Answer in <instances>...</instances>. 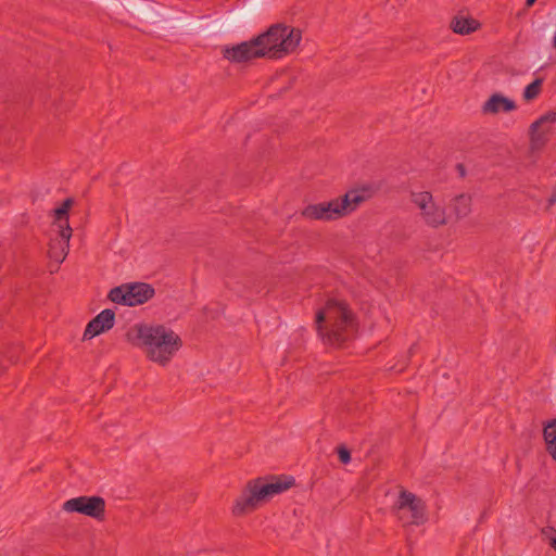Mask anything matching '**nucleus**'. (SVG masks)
<instances>
[{"mask_svg": "<svg viewBox=\"0 0 556 556\" xmlns=\"http://www.w3.org/2000/svg\"><path fill=\"white\" fill-rule=\"evenodd\" d=\"M132 346L143 349L149 361L166 366L182 346L181 338L164 325L138 323L125 333Z\"/></svg>", "mask_w": 556, "mask_h": 556, "instance_id": "1", "label": "nucleus"}, {"mask_svg": "<svg viewBox=\"0 0 556 556\" xmlns=\"http://www.w3.org/2000/svg\"><path fill=\"white\" fill-rule=\"evenodd\" d=\"M294 482L293 477L287 476H266L248 481L235 501L232 514L242 516L254 511L262 503L290 489Z\"/></svg>", "mask_w": 556, "mask_h": 556, "instance_id": "2", "label": "nucleus"}, {"mask_svg": "<svg viewBox=\"0 0 556 556\" xmlns=\"http://www.w3.org/2000/svg\"><path fill=\"white\" fill-rule=\"evenodd\" d=\"M353 315L348 304L334 299H329L315 316L318 336L330 346H341L349 339Z\"/></svg>", "mask_w": 556, "mask_h": 556, "instance_id": "3", "label": "nucleus"}, {"mask_svg": "<svg viewBox=\"0 0 556 556\" xmlns=\"http://www.w3.org/2000/svg\"><path fill=\"white\" fill-rule=\"evenodd\" d=\"M265 58L279 60L292 53L301 42L302 31L286 24H274L256 36Z\"/></svg>", "mask_w": 556, "mask_h": 556, "instance_id": "4", "label": "nucleus"}, {"mask_svg": "<svg viewBox=\"0 0 556 556\" xmlns=\"http://www.w3.org/2000/svg\"><path fill=\"white\" fill-rule=\"evenodd\" d=\"M365 197L357 190H350L330 201L309 204L302 211V216L311 220H337L353 213Z\"/></svg>", "mask_w": 556, "mask_h": 556, "instance_id": "5", "label": "nucleus"}, {"mask_svg": "<svg viewBox=\"0 0 556 556\" xmlns=\"http://www.w3.org/2000/svg\"><path fill=\"white\" fill-rule=\"evenodd\" d=\"M393 509L404 527L421 526L428 520L426 503L404 489L401 490Z\"/></svg>", "mask_w": 556, "mask_h": 556, "instance_id": "6", "label": "nucleus"}, {"mask_svg": "<svg viewBox=\"0 0 556 556\" xmlns=\"http://www.w3.org/2000/svg\"><path fill=\"white\" fill-rule=\"evenodd\" d=\"M155 294L152 285L147 282L123 283L110 290L108 298L110 301L126 305L137 306L144 304Z\"/></svg>", "mask_w": 556, "mask_h": 556, "instance_id": "7", "label": "nucleus"}, {"mask_svg": "<svg viewBox=\"0 0 556 556\" xmlns=\"http://www.w3.org/2000/svg\"><path fill=\"white\" fill-rule=\"evenodd\" d=\"M409 198L410 202L419 208L421 219L427 226L439 228L447 224L445 208L434 202L431 192L412 191Z\"/></svg>", "mask_w": 556, "mask_h": 556, "instance_id": "8", "label": "nucleus"}, {"mask_svg": "<svg viewBox=\"0 0 556 556\" xmlns=\"http://www.w3.org/2000/svg\"><path fill=\"white\" fill-rule=\"evenodd\" d=\"M105 501L99 495H81L67 500L63 504V509L67 513H77L98 521L105 519Z\"/></svg>", "mask_w": 556, "mask_h": 556, "instance_id": "9", "label": "nucleus"}, {"mask_svg": "<svg viewBox=\"0 0 556 556\" xmlns=\"http://www.w3.org/2000/svg\"><path fill=\"white\" fill-rule=\"evenodd\" d=\"M224 59L231 63H247L255 59L265 58L264 50L261 49L256 36L250 40L242 41L232 46H225L222 50Z\"/></svg>", "mask_w": 556, "mask_h": 556, "instance_id": "10", "label": "nucleus"}, {"mask_svg": "<svg viewBox=\"0 0 556 556\" xmlns=\"http://www.w3.org/2000/svg\"><path fill=\"white\" fill-rule=\"evenodd\" d=\"M56 238H52L49 242L48 255L51 260L61 264L66 258L70 251V240L73 230L70 225L60 229Z\"/></svg>", "mask_w": 556, "mask_h": 556, "instance_id": "11", "label": "nucleus"}, {"mask_svg": "<svg viewBox=\"0 0 556 556\" xmlns=\"http://www.w3.org/2000/svg\"><path fill=\"white\" fill-rule=\"evenodd\" d=\"M546 123H556V110L546 112L530 125L529 136L531 149H541L548 141L547 134L549 130H540V127Z\"/></svg>", "mask_w": 556, "mask_h": 556, "instance_id": "12", "label": "nucleus"}, {"mask_svg": "<svg viewBox=\"0 0 556 556\" xmlns=\"http://www.w3.org/2000/svg\"><path fill=\"white\" fill-rule=\"evenodd\" d=\"M115 324V312L110 308H105L93 317L86 326L84 332V340L92 339L114 327Z\"/></svg>", "mask_w": 556, "mask_h": 556, "instance_id": "13", "label": "nucleus"}, {"mask_svg": "<svg viewBox=\"0 0 556 556\" xmlns=\"http://www.w3.org/2000/svg\"><path fill=\"white\" fill-rule=\"evenodd\" d=\"M516 103L501 93H493L482 106L484 114H497L516 110Z\"/></svg>", "mask_w": 556, "mask_h": 556, "instance_id": "14", "label": "nucleus"}, {"mask_svg": "<svg viewBox=\"0 0 556 556\" xmlns=\"http://www.w3.org/2000/svg\"><path fill=\"white\" fill-rule=\"evenodd\" d=\"M472 198L469 193H459L453 197L448 207L456 220L467 217L471 213Z\"/></svg>", "mask_w": 556, "mask_h": 556, "instance_id": "15", "label": "nucleus"}, {"mask_svg": "<svg viewBox=\"0 0 556 556\" xmlns=\"http://www.w3.org/2000/svg\"><path fill=\"white\" fill-rule=\"evenodd\" d=\"M451 29L458 35H469L480 27V23L472 17L456 15L450 24Z\"/></svg>", "mask_w": 556, "mask_h": 556, "instance_id": "16", "label": "nucleus"}, {"mask_svg": "<svg viewBox=\"0 0 556 556\" xmlns=\"http://www.w3.org/2000/svg\"><path fill=\"white\" fill-rule=\"evenodd\" d=\"M543 439L547 454L556 463V418L544 424Z\"/></svg>", "mask_w": 556, "mask_h": 556, "instance_id": "17", "label": "nucleus"}, {"mask_svg": "<svg viewBox=\"0 0 556 556\" xmlns=\"http://www.w3.org/2000/svg\"><path fill=\"white\" fill-rule=\"evenodd\" d=\"M74 204L72 198H66L60 206L53 210V225H56L59 230L63 229L66 225H70V211Z\"/></svg>", "mask_w": 556, "mask_h": 556, "instance_id": "18", "label": "nucleus"}, {"mask_svg": "<svg viewBox=\"0 0 556 556\" xmlns=\"http://www.w3.org/2000/svg\"><path fill=\"white\" fill-rule=\"evenodd\" d=\"M543 78H535L532 83H530L523 90V99L529 102L534 100L542 90Z\"/></svg>", "mask_w": 556, "mask_h": 556, "instance_id": "19", "label": "nucleus"}, {"mask_svg": "<svg viewBox=\"0 0 556 556\" xmlns=\"http://www.w3.org/2000/svg\"><path fill=\"white\" fill-rule=\"evenodd\" d=\"M337 454L339 457V460L346 465L351 462V452L345 445H339L337 447Z\"/></svg>", "mask_w": 556, "mask_h": 556, "instance_id": "20", "label": "nucleus"}, {"mask_svg": "<svg viewBox=\"0 0 556 556\" xmlns=\"http://www.w3.org/2000/svg\"><path fill=\"white\" fill-rule=\"evenodd\" d=\"M555 531V535L553 538H551L549 540V546L556 552V530Z\"/></svg>", "mask_w": 556, "mask_h": 556, "instance_id": "21", "label": "nucleus"}, {"mask_svg": "<svg viewBox=\"0 0 556 556\" xmlns=\"http://www.w3.org/2000/svg\"><path fill=\"white\" fill-rule=\"evenodd\" d=\"M456 167H457V169H458V172H459L460 176H462V177H464V176H465V174H466L465 166H464L463 164H460V163H459V164H457V166H456Z\"/></svg>", "mask_w": 556, "mask_h": 556, "instance_id": "22", "label": "nucleus"}, {"mask_svg": "<svg viewBox=\"0 0 556 556\" xmlns=\"http://www.w3.org/2000/svg\"><path fill=\"white\" fill-rule=\"evenodd\" d=\"M556 202V191L548 199V206H552Z\"/></svg>", "mask_w": 556, "mask_h": 556, "instance_id": "23", "label": "nucleus"}, {"mask_svg": "<svg viewBox=\"0 0 556 556\" xmlns=\"http://www.w3.org/2000/svg\"><path fill=\"white\" fill-rule=\"evenodd\" d=\"M538 0H526V7L531 8Z\"/></svg>", "mask_w": 556, "mask_h": 556, "instance_id": "24", "label": "nucleus"}, {"mask_svg": "<svg viewBox=\"0 0 556 556\" xmlns=\"http://www.w3.org/2000/svg\"><path fill=\"white\" fill-rule=\"evenodd\" d=\"M552 46L556 50V31H555V35H554L553 40H552Z\"/></svg>", "mask_w": 556, "mask_h": 556, "instance_id": "25", "label": "nucleus"}]
</instances>
